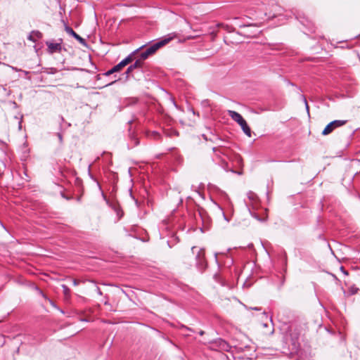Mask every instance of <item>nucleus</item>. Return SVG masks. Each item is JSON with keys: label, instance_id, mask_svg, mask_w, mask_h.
I'll list each match as a JSON object with an SVG mask.
<instances>
[{"label": "nucleus", "instance_id": "423d86ee", "mask_svg": "<svg viewBox=\"0 0 360 360\" xmlns=\"http://www.w3.org/2000/svg\"><path fill=\"white\" fill-rule=\"evenodd\" d=\"M51 53L58 52L61 50V45L58 43H46Z\"/></svg>", "mask_w": 360, "mask_h": 360}, {"label": "nucleus", "instance_id": "ddd939ff", "mask_svg": "<svg viewBox=\"0 0 360 360\" xmlns=\"http://www.w3.org/2000/svg\"><path fill=\"white\" fill-rule=\"evenodd\" d=\"M114 72H115V71H113V68H112V69H110V70H108V71L105 73V75H111V74H112V73H114Z\"/></svg>", "mask_w": 360, "mask_h": 360}, {"label": "nucleus", "instance_id": "4468645a", "mask_svg": "<svg viewBox=\"0 0 360 360\" xmlns=\"http://www.w3.org/2000/svg\"><path fill=\"white\" fill-rule=\"evenodd\" d=\"M73 284H74L75 285H77L78 284V281H77V280H74V281H73Z\"/></svg>", "mask_w": 360, "mask_h": 360}, {"label": "nucleus", "instance_id": "0eeeda50", "mask_svg": "<svg viewBox=\"0 0 360 360\" xmlns=\"http://www.w3.org/2000/svg\"><path fill=\"white\" fill-rule=\"evenodd\" d=\"M143 64V63L139 58H137L135 63L127 68L126 73L129 74L134 69L141 68Z\"/></svg>", "mask_w": 360, "mask_h": 360}, {"label": "nucleus", "instance_id": "9b49d317", "mask_svg": "<svg viewBox=\"0 0 360 360\" xmlns=\"http://www.w3.org/2000/svg\"><path fill=\"white\" fill-rule=\"evenodd\" d=\"M205 256V250L203 249H199L198 252V257H204Z\"/></svg>", "mask_w": 360, "mask_h": 360}, {"label": "nucleus", "instance_id": "20e7f679", "mask_svg": "<svg viewBox=\"0 0 360 360\" xmlns=\"http://www.w3.org/2000/svg\"><path fill=\"white\" fill-rule=\"evenodd\" d=\"M136 51H137L133 52L131 54L128 56L125 59L122 60L120 63H118L117 65H115L113 67V71H115V72H119L123 68H124L126 65H127L128 64L131 63L136 58L135 54H136Z\"/></svg>", "mask_w": 360, "mask_h": 360}, {"label": "nucleus", "instance_id": "1a4fd4ad", "mask_svg": "<svg viewBox=\"0 0 360 360\" xmlns=\"http://www.w3.org/2000/svg\"><path fill=\"white\" fill-rule=\"evenodd\" d=\"M239 125L240 126L243 132L248 137H250L251 136V129H250V127L248 126V124H247L246 121L245 120L243 121V122H241Z\"/></svg>", "mask_w": 360, "mask_h": 360}, {"label": "nucleus", "instance_id": "2eb2a0df", "mask_svg": "<svg viewBox=\"0 0 360 360\" xmlns=\"http://www.w3.org/2000/svg\"><path fill=\"white\" fill-rule=\"evenodd\" d=\"M197 249H198V248H197L196 247H193V248H192V251H193V253H195V250H197Z\"/></svg>", "mask_w": 360, "mask_h": 360}, {"label": "nucleus", "instance_id": "dca6fc26", "mask_svg": "<svg viewBox=\"0 0 360 360\" xmlns=\"http://www.w3.org/2000/svg\"><path fill=\"white\" fill-rule=\"evenodd\" d=\"M204 333H205V332L203 330H200V333H199V334L200 335H202Z\"/></svg>", "mask_w": 360, "mask_h": 360}, {"label": "nucleus", "instance_id": "39448f33", "mask_svg": "<svg viewBox=\"0 0 360 360\" xmlns=\"http://www.w3.org/2000/svg\"><path fill=\"white\" fill-rule=\"evenodd\" d=\"M229 115L231 117L233 120H234L236 122H237L238 124H240L243 121L245 120L243 117L237 112L233 110H228Z\"/></svg>", "mask_w": 360, "mask_h": 360}, {"label": "nucleus", "instance_id": "f3484780", "mask_svg": "<svg viewBox=\"0 0 360 360\" xmlns=\"http://www.w3.org/2000/svg\"><path fill=\"white\" fill-rule=\"evenodd\" d=\"M305 103H306V105H307V110H309V106H308V105H307V101H306V100H305Z\"/></svg>", "mask_w": 360, "mask_h": 360}, {"label": "nucleus", "instance_id": "f257e3e1", "mask_svg": "<svg viewBox=\"0 0 360 360\" xmlns=\"http://www.w3.org/2000/svg\"><path fill=\"white\" fill-rule=\"evenodd\" d=\"M259 332L263 336H269L274 333V328L272 321L265 312H261L257 319Z\"/></svg>", "mask_w": 360, "mask_h": 360}, {"label": "nucleus", "instance_id": "7ed1b4c3", "mask_svg": "<svg viewBox=\"0 0 360 360\" xmlns=\"http://www.w3.org/2000/svg\"><path fill=\"white\" fill-rule=\"evenodd\" d=\"M347 120H334L330 122L322 131V135L327 136L332 133L336 128L345 125Z\"/></svg>", "mask_w": 360, "mask_h": 360}, {"label": "nucleus", "instance_id": "f03ea898", "mask_svg": "<svg viewBox=\"0 0 360 360\" xmlns=\"http://www.w3.org/2000/svg\"><path fill=\"white\" fill-rule=\"evenodd\" d=\"M172 39V37H166L154 44L148 48L144 52L141 53L139 58L143 63V61L147 59L149 56L155 53L159 49L168 44Z\"/></svg>", "mask_w": 360, "mask_h": 360}, {"label": "nucleus", "instance_id": "a211bd4d", "mask_svg": "<svg viewBox=\"0 0 360 360\" xmlns=\"http://www.w3.org/2000/svg\"><path fill=\"white\" fill-rule=\"evenodd\" d=\"M217 26H218V27H222V26H223V25H222V24H218V25H217Z\"/></svg>", "mask_w": 360, "mask_h": 360}, {"label": "nucleus", "instance_id": "6ab92c4d", "mask_svg": "<svg viewBox=\"0 0 360 360\" xmlns=\"http://www.w3.org/2000/svg\"><path fill=\"white\" fill-rule=\"evenodd\" d=\"M195 37H188V39H193L195 38Z\"/></svg>", "mask_w": 360, "mask_h": 360}, {"label": "nucleus", "instance_id": "9d476101", "mask_svg": "<svg viewBox=\"0 0 360 360\" xmlns=\"http://www.w3.org/2000/svg\"><path fill=\"white\" fill-rule=\"evenodd\" d=\"M62 288L65 300H69L70 298V290L65 285H62Z\"/></svg>", "mask_w": 360, "mask_h": 360}, {"label": "nucleus", "instance_id": "6e6552de", "mask_svg": "<svg viewBox=\"0 0 360 360\" xmlns=\"http://www.w3.org/2000/svg\"><path fill=\"white\" fill-rule=\"evenodd\" d=\"M66 31L68 33H70V34H72L81 44H84L85 43V40L82 37H81L79 34H77L72 28L67 27Z\"/></svg>", "mask_w": 360, "mask_h": 360}, {"label": "nucleus", "instance_id": "f8f14e48", "mask_svg": "<svg viewBox=\"0 0 360 360\" xmlns=\"http://www.w3.org/2000/svg\"><path fill=\"white\" fill-rule=\"evenodd\" d=\"M40 293L42 295V296L46 299L51 304H53L52 301L51 300H49V298H47V297L46 296V295H44L42 291H40Z\"/></svg>", "mask_w": 360, "mask_h": 360}]
</instances>
